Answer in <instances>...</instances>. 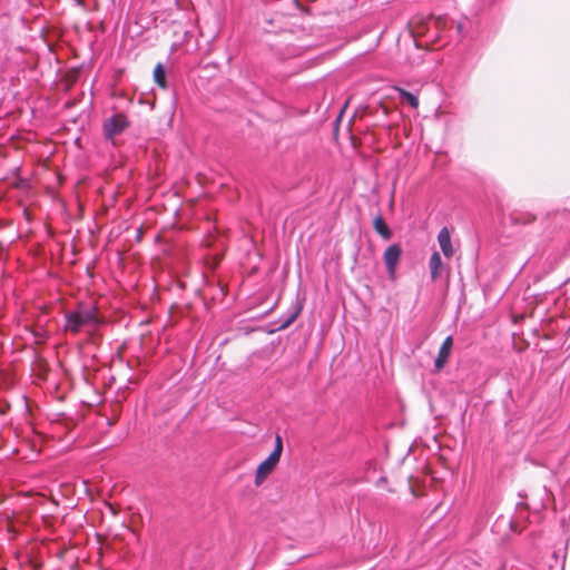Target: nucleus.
Listing matches in <instances>:
<instances>
[{
  "label": "nucleus",
  "instance_id": "nucleus-1",
  "mask_svg": "<svg viewBox=\"0 0 570 570\" xmlns=\"http://www.w3.org/2000/svg\"><path fill=\"white\" fill-rule=\"evenodd\" d=\"M97 323L98 320L92 309H79L66 315V330L71 333H79L86 327H95Z\"/></svg>",
  "mask_w": 570,
  "mask_h": 570
},
{
  "label": "nucleus",
  "instance_id": "nucleus-2",
  "mask_svg": "<svg viewBox=\"0 0 570 570\" xmlns=\"http://www.w3.org/2000/svg\"><path fill=\"white\" fill-rule=\"evenodd\" d=\"M129 126V120L126 115L118 112L108 118L102 126L104 134L107 139H112L121 134Z\"/></svg>",
  "mask_w": 570,
  "mask_h": 570
},
{
  "label": "nucleus",
  "instance_id": "nucleus-3",
  "mask_svg": "<svg viewBox=\"0 0 570 570\" xmlns=\"http://www.w3.org/2000/svg\"><path fill=\"white\" fill-rule=\"evenodd\" d=\"M401 254L402 249L397 244L390 245L384 252L383 258L391 278L395 277L396 266L401 258Z\"/></svg>",
  "mask_w": 570,
  "mask_h": 570
},
{
  "label": "nucleus",
  "instance_id": "nucleus-4",
  "mask_svg": "<svg viewBox=\"0 0 570 570\" xmlns=\"http://www.w3.org/2000/svg\"><path fill=\"white\" fill-rule=\"evenodd\" d=\"M452 346H453V338H452V336H448L443 341V343L440 347V351H439V355L435 358V362H434V371L435 372L441 371L448 363V360L451 355Z\"/></svg>",
  "mask_w": 570,
  "mask_h": 570
},
{
  "label": "nucleus",
  "instance_id": "nucleus-5",
  "mask_svg": "<svg viewBox=\"0 0 570 570\" xmlns=\"http://www.w3.org/2000/svg\"><path fill=\"white\" fill-rule=\"evenodd\" d=\"M279 459L269 454L266 460H264L256 470L255 483L259 485L269 473L275 469Z\"/></svg>",
  "mask_w": 570,
  "mask_h": 570
},
{
  "label": "nucleus",
  "instance_id": "nucleus-6",
  "mask_svg": "<svg viewBox=\"0 0 570 570\" xmlns=\"http://www.w3.org/2000/svg\"><path fill=\"white\" fill-rule=\"evenodd\" d=\"M438 242L440 244V247L446 257H451L453 255V247L451 243V234L446 227H443L439 235H438Z\"/></svg>",
  "mask_w": 570,
  "mask_h": 570
},
{
  "label": "nucleus",
  "instance_id": "nucleus-7",
  "mask_svg": "<svg viewBox=\"0 0 570 570\" xmlns=\"http://www.w3.org/2000/svg\"><path fill=\"white\" fill-rule=\"evenodd\" d=\"M429 266H430V272H431V278L433 281H435L440 276L441 268H442V259L438 252H434L431 255Z\"/></svg>",
  "mask_w": 570,
  "mask_h": 570
},
{
  "label": "nucleus",
  "instance_id": "nucleus-8",
  "mask_svg": "<svg viewBox=\"0 0 570 570\" xmlns=\"http://www.w3.org/2000/svg\"><path fill=\"white\" fill-rule=\"evenodd\" d=\"M374 229L377 234H380L384 239H390L392 236L391 229L385 224L384 219L381 216H377L373 220Z\"/></svg>",
  "mask_w": 570,
  "mask_h": 570
},
{
  "label": "nucleus",
  "instance_id": "nucleus-9",
  "mask_svg": "<svg viewBox=\"0 0 570 570\" xmlns=\"http://www.w3.org/2000/svg\"><path fill=\"white\" fill-rule=\"evenodd\" d=\"M154 80L163 89L167 87L165 69L161 63H158L154 69Z\"/></svg>",
  "mask_w": 570,
  "mask_h": 570
},
{
  "label": "nucleus",
  "instance_id": "nucleus-10",
  "mask_svg": "<svg viewBox=\"0 0 570 570\" xmlns=\"http://www.w3.org/2000/svg\"><path fill=\"white\" fill-rule=\"evenodd\" d=\"M511 219L514 224H522V225H525V224H530L532 222L535 220V216L531 213H525V214H521V213H513L511 215Z\"/></svg>",
  "mask_w": 570,
  "mask_h": 570
},
{
  "label": "nucleus",
  "instance_id": "nucleus-11",
  "mask_svg": "<svg viewBox=\"0 0 570 570\" xmlns=\"http://www.w3.org/2000/svg\"><path fill=\"white\" fill-rule=\"evenodd\" d=\"M399 91V95H400V98L403 100V101H406L412 108H417L419 106V99L416 96H414L413 94L404 90V89H397Z\"/></svg>",
  "mask_w": 570,
  "mask_h": 570
},
{
  "label": "nucleus",
  "instance_id": "nucleus-12",
  "mask_svg": "<svg viewBox=\"0 0 570 570\" xmlns=\"http://www.w3.org/2000/svg\"><path fill=\"white\" fill-rule=\"evenodd\" d=\"M282 452H283V440H282V436L279 434H277L275 438V448L271 454L276 456L277 459H281Z\"/></svg>",
  "mask_w": 570,
  "mask_h": 570
},
{
  "label": "nucleus",
  "instance_id": "nucleus-13",
  "mask_svg": "<svg viewBox=\"0 0 570 570\" xmlns=\"http://www.w3.org/2000/svg\"><path fill=\"white\" fill-rule=\"evenodd\" d=\"M298 315V312L294 313L291 317H288L281 326H279V330H283V328H286L287 326H289L294 320L297 317Z\"/></svg>",
  "mask_w": 570,
  "mask_h": 570
}]
</instances>
